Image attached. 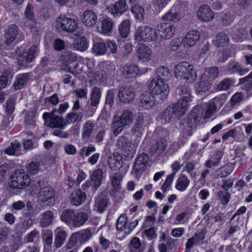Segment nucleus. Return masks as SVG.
Segmentation results:
<instances>
[{
	"label": "nucleus",
	"instance_id": "31",
	"mask_svg": "<svg viewBox=\"0 0 252 252\" xmlns=\"http://www.w3.org/2000/svg\"><path fill=\"white\" fill-rule=\"evenodd\" d=\"M139 71L137 65L130 64H126L122 68V72L126 78H130L136 77Z\"/></svg>",
	"mask_w": 252,
	"mask_h": 252
},
{
	"label": "nucleus",
	"instance_id": "61",
	"mask_svg": "<svg viewBox=\"0 0 252 252\" xmlns=\"http://www.w3.org/2000/svg\"><path fill=\"white\" fill-rule=\"evenodd\" d=\"M212 102L209 101L206 103L205 114L204 115V118H209L213 116L216 113L217 108L215 106H212Z\"/></svg>",
	"mask_w": 252,
	"mask_h": 252
},
{
	"label": "nucleus",
	"instance_id": "1",
	"mask_svg": "<svg viewBox=\"0 0 252 252\" xmlns=\"http://www.w3.org/2000/svg\"><path fill=\"white\" fill-rule=\"evenodd\" d=\"M133 118V112L129 109L124 110L120 116H114L111 126L113 134L115 136L119 134L125 127L132 123Z\"/></svg>",
	"mask_w": 252,
	"mask_h": 252
},
{
	"label": "nucleus",
	"instance_id": "20",
	"mask_svg": "<svg viewBox=\"0 0 252 252\" xmlns=\"http://www.w3.org/2000/svg\"><path fill=\"white\" fill-rule=\"evenodd\" d=\"M114 25L111 18L105 17L101 21V26L98 28V31L102 34L109 36L112 33Z\"/></svg>",
	"mask_w": 252,
	"mask_h": 252
},
{
	"label": "nucleus",
	"instance_id": "18",
	"mask_svg": "<svg viewBox=\"0 0 252 252\" xmlns=\"http://www.w3.org/2000/svg\"><path fill=\"white\" fill-rule=\"evenodd\" d=\"M200 32L192 30L187 33L185 37L182 40V43L185 48H189L194 46L200 38Z\"/></svg>",
	"mask_w": 252,
	"mask_h": 252
},
{
	"label": "nucleus",
	"instance_id": "27",
	"mask_svg": "<svg viewBox=\"0 0 252 252\" xmlns=\"http://www.w3.org/2000/svg\"><path fill=\"white\" fill-rule=\"evenodd\" d=\"M177 92L181 96L179 100L186 102L187 105L192 100L191 90L189 87L187 86L179 87L177 89Z\"/></svg>",
	"mask_w": 252,
	"mask_h": 252
},
{
	"label": "nucleus",
	"instance_id": "37",
	"mask_svg": "<svg viewBox=\"0 0 252 252\" xmlns=\"http://www.w3.org/2000/svg\"><path fill=\"white\" fill-rule=\"evenodd\" d=\"M75 211L72 209H66L61 215V220L68 226H71Z\"/></svg>",
	"mask_w": 252,
	"mask_h": 252
},
{
	"label": "nucleus",
	"instance_id": "51",
	"mask_svg": "<svg viewBox=\"0 0 252 252\" xmlns=\"http://www.w3.org/2000/svg\"><path fill=\"white\" fill-rule=\"evenodd\" d=\"M235 14L233 11L230 10L225 12L221 16V20L223 24L225 26L230 25L234 21Z\"/></svg>",
	"mask_w": 252,
	"mask_h": 252
},
{
	"label": "nucleus",
	"instance_id": "15",
	"mask_svg": "<svg viewBox=\"0 0 252 252\" xmlns=\"http://www.w3.org/2000/svg\"><path fill=\"white\" fill-rule=\"evenodd\" d=\"M37 46H32L27 52H25L23 56L19 55L18 58V64L23 67L27 66V63L33 60L35 55L37 52Z\"/></svg>",
	"mask_w": 252,
	"mask_h": 252
},
{
	"label": "nucleus",
	"instance_id": "50",
	"mask_svg": "<svg viewBox=\"0 0 252 252\" xmlns=\"http://www.w3.org/2000/svg\"><path fill=\"white\" fill-rule=\"evenodd\" d=\"M94 53L96 55L105 54L107 52L106 45L102 42H95L92 49Z\"/></svg>",
	"mask_w": 252,
	"mask_h": 252
},
{
	"label": "nucleus",
	"instance_id": "29",
	"mask_svg": "<svg viewBox=\"0 0 252 252\" xmlns=\"http://www.w3.org/2000/svg\"><path fill=\"white\" fill-rule=\"evenodd\" d=\"M55 195V192L51 187H46L42 188L38 193L39 201L44 202L52 199Z\"/></svg>",
	"mask_w": 252,
	"mask_h": 252
},
{
	"label": "nucleus",
	"instance_id": "14",
	"mask_svg": "<svg viewBox=\"0 0 252 252\" xmlns=\"http://www.w3.org/2000/svg\"><path fill=\"white\" fill-rule=\"evenodd\" d=\"M197 16L199 20L208 22L214 19L215 14L208 5L204 4L201 5L197 10Z\"/></svg>",
	"mask_w": 252,
	"mask_h": 252
},
{
	"label": "nucleus",
	"instance_id": "52",
	"mask_svg": "<svg viewBox=\"0 0 252 252\" xmlns=\"http://www.w3.org/2000/svg\"><path fill=\"white\" fill-rule=\"evenodd\" d=\"M12 78V75L9 71L4 72L0 78V89L5 88L10 84Z\"/></svg>",
	"mask_w": 252,
	"mask_h": 252
},
{
	"label": "nucleus",
	"instance_id": "55",
	"mask_svg": "<svg viewBox=\"0 0 252 252\" xmlns=\"http://www.w3.org/2000/svg\"><path fill=\"white\" fill-rule=\"evenodd\" d=\"M100 67L101 68L100 73L102 77H105L112 72L114 69L113 65L106 62L101 63Z\"/></svg>",
	"mask_w": 252,
	"mask_h": 252
},
{
	"label": "nucleus",
	"instance_id": "62",
	"mask_svg": "<svg viewBox=\"0 0 252 252\" xmlns=\"http://www.w3.org/2000/svg\"><path fill=\"white\" fill-rule=\"evenodd\" d=\"M129 249L132 252H139V249L141 247V242L137 237L133 238L129 244Z\"/></svg>",
	"mask_w": 252,
	"mask_h": 252
},
{
	"label": "nucleus",
	"instance_id": "21",
	"mask_svg": "<svg viewBox=\"0 0 252 252\" xmlns=\"http://www.w3.org/2000/svg\"><path fill=\"white\" fill-rule=\"evenodd\" d=\"M86 199V193L81 189H76L69 195L70 203L74 206H78L85 202Z\"/></svg>",
	"mask_w": 252,
	"mask_h": 252
},
{
	"label": "nucleus",
	"instance_id": "34",
	"mask_svg": "<svg viewBox=\"0 0 252 252\" xmlns=\"http://www.w3.org/2000/svg\"><path fill=\"white\" fill-rule=\"evenodd\" d=\"M167 146V142L164 139H160L151 147V152L153 154H157L159 155L162 154L165 150Z\"/></svg>",
	"mask_w": 252,
	"mask_h": 252
},
{
	"label": "nucleus",
	"instance_id": "60",
	"mask_svg": "<svg viewBox=\"0 0 252 252\" xmlns=\"http://www.w3.org/2000/svg\"><path fill=\"white\" fill-rule=\"evenodd\" d=\"M40 163L38 161H32L27 166V169L29 173L34 175L40 170Z\"/></svg>",
	"mask_w": 252,
	"mask_h": 252
},
{
	"label": "nucleus",
	"instance_id": "7",
	"mask_svg": "<svg viewBox=\"0 0 252 252\" xmlns=\"http://www.w3.org/2000/svg\"><path fill=\"white\" fill-rule=\"evenodd\" d=\"M157 32L150 26H141L136 30L134 39L138 42H151L157 39Z\"/></svg>",
	"mask_w": 252,
	"mask_h": 252
},
{
	"label": "nucleus",
	"instance_id": "9",
	"mask_svg": "<svg viewBox=\"0 0 252 252\" xmlns=\"http://www.w3.org/2000/svg\"><path fill=\"white\" fill-rule=\"evenodd\" d=\"M157 39L159 38L161 40H168L173 37L175 32V26L169 23H161L157 26Z\"/></svg>",
	"mask_w": 252,
	"mask_h": 252
},
{
	"label": "nucleus",
	"instance_id": "44",
	"mask_svg": "<svg viewBox=\"0 0 252 252\" xmlns=\"http://www.w3.org/2000/svg\"><path fill=\"white\" fill-rule=\"evenodd\" d=\"M83 117V113H75L72 112L67 114L65 118L66 125L67 124H74L81 121Z\"/></svg>",
	"mask_w": 252,
	"mask_h": 252
},
{
	"label": "nucleus",
	"instance_id": "22",
	"mask_svg": "<svg viewBox=\"0 0 252 252\" xmlns=\"http://www.w3.org/2000/svg\"><path fill=\"white\" fill-rule=\"evenodd\" d=\"M81 20L84 25L88 27H91L95 25L97 21V16L91 10H86L82 16Z\"/></svg>",
	"mask_w": 252,
	"mask_h": 252
},
{
	"label": "nucleus",
	"instance_id": "8",
	"mask_svg": "<svg viewBox=\"0 0 252 252\" xmlns=\"http://www.w3.org/2000/svg\"><path fill=\"white\" fill-rule=\"evenodd\" d=\"M57 108H54L50 113L45 112L43 115V118L47 126L52 128L63 129L66 124L62 117L56 115Z\"/></svg>",
	"mask_w": 252,
	"mask_h": 252
},
{
	"label": "nucleus",
	"instance_id": "35",
	"mask_svg": "<svg viewBox=\"0 0 252 252\" xmlns=\"http://www.w3.org/2000/svg\"><path fill=\"white\" fill-rule=\"evenodd\" d=\"M157 77H155L158 79H160L167 82L171 77V74L167 67L159 66L156 70Z\"/></svg>",
	"mask_w": 252,
	"mask_h": 252
},
{
	"label": "nucleus",
	"instance_id": "59",
	"mask_svg": "<svg viewBox=\"0 0 252 252\" xmlns=\"http://www.w3.org/2000/svg\"><path fill=\"white\" fill-rule=\"evenodd\" d=\"M233 81L231 79L226 78L221 81L217 86V90L219 91L228 90L232 85Z\"/></svg>",
	"mask_w": 252,
	"mask_h": 252
},
{
	"label": "nucleus",
	"instance_id": "4",
	"mask_svg": "<svg viewBox=\"0 0 252 252\" xmlns=\"http://www.w3.org/2000/svg\"><path fill=\"white\" fill-rule=\"evenodd\" d=\"M57 28L68 33H74L76 36H80L82 33V30H80L77 25L76 21L73 18L65 16L60 17L57 21Z\"/></svg>",
	"mask_w": 252,
	"mask_h": 252
},
{
	"label": "nucleus",
	"instance_id": "25",
	"mask_svg": "<svg viewBox=\"0 0 252 252\" xmlns=\"http://www.w3.org/2000/svg\"><path fill=\"white\" fill-rule=\"evenodd\" d=\"M88 219L89 215L87 213L75 211L71 226L80 227L87 221Z\"/></svg>",
	"mask_w": 252,
	"mask_h": 252
},
{
	"label": "nucleus",
	"instance_id": "36",
	"mask_svg": "<svg viewBox=\"0 0 252 252\" xmlns=\"http://www.w3.org/2000/svg\"><path fill=\"white\" fill-rule=\"evenodd\" d=\"M91 180L93 182V189H97L101 184L103 180V172L101 169L94 170L91 175Z\"/></svg>",
	"mask_w": 252,
	"mask_h": 252
},
{
	"label": "nucleus",
	"instance_id": "12",
	"mask_svg": "<svg viewBox=\"0 0 252 252\" xmlns=\"http://www.w3.org/2000/svg\"><path fill=\"white\" fill-rule=\"evenodd\" d=\"M118 97L121 102L129 104L133 102L135 94L132 88L127 86L121 87L119 90Z\"/></svg>",
	"mask_w": 252,
	"mask_h": 252
},
{
	"label": "nucleus",
	"instance_id": "28",
	"mask_svg": "<svg viewBox=\"0 0 252 252\" xmlns=\"http://www.w3.org/2000/svg\"><path fill=\"white\" fill-rule=\"evenodd\" d=\"M21 149V144L18 141L14 140L11 142L10 146L5 150L4 153L10 156L18 157L22 154Z\"/></svg>",
	"mask_w": 252,
	"mask_h": 252
},
{
	"label": "nucleus",
	"instance_id": "16",
	"mask_svg": "<svg viewBox=\"0 0 252 252\" xmlns=\"http://www.w3.org/2000/svg\"><path fill=\"white\" fill-rule=\"evenodd\" d=\"M20 33L21 32L16 25L12 24L9 26L5 31V44L8 46L11 44L16 39H19L18 36Z\"/></svg>",
	"mask_w": 252,
	"mask_h": 252
},
{
	"label": "nucleus",
	"instance_id": "45",
	"mask_svg": "<svg viewBox=\"0 0 252 252\" xmlns=\"http://www.w3.org/2000/svg\"><path fill=\"white\" fill-rule=\"evenodd\" d=\"M108 206V200L102 196H98L95 200L94 209L99 213L104 211Z\"/></svg>",
	"mask_w": 252,
	"mask_h": 252
},
{
	"label": "nucleus",
	"instance_id": "63",
	"mask_svg": "<svg viewBox=\"0 0 252 252\" xmlns=\"http://www.w3.org/2000/svg\"><path fill=\"white\" fill-rule=\"evenodd\" d=\"M179 14L176 12L168 11L163 17L162 19L164 21L169 22H175L179 20Z\"/></svg>",
	"mask_w": 252,
	"mask_h": 252
},
{
	"label": "nucleus",
	"instance_id": "38",
	"mask_svg": "<svg viewBox=\"0 0 252 252\" xmlns=\"http://www.w3.org/2000/svg\"><path fill=\"white\" fill-rule=\"evenodd\" d=\"M189 183L188 178L186 175H181L177 180L175 188L180 191H184L187 189Z\"/></svg>",
	"mask_w": 252,
	"mask_h": 252
},
{
	"label": "nucleus",
	"instance_id": "13",
	"mask_svg": "<svg viewBox=\"0 0 252 252\" xmlns=\"http://www.w3.org/2000/svg\"><path fill=\"white\" fill-rule=\"evenodd\" d=\"M225 71L229 74L237 73L242 76L247 74L249 69L247 67H242L236 60H233L229 62L225 66Z\"/></svg>",
	"mask_w": 252,
	"mask_h": 252
},
{
	"label": "nucleus",
	"instance_id": "32",
	"mask_svg": "<svg viewBox=\"0 0 252 252\" xmlns=\"http://www.w3.org/2000/svg\"><path fill=\"white\" fill-rule=\"evenodd\" d=\"M54 218V213L50 210L46 211L40 215V225L46 227L52 224Z\"/></svg>",
	"mask_w": 252,
	"mask_h": 252
},
{
	"label": "nucleus",
	"instance_id": "30",
	"mask_svg": "<svg viewBox=\"0 0 252 252\" xmlns=\"http://www.w3.org/2000/svg\"><path fill=\"white\" fill-rule=\"evenodd\" d=\"M94 124L91 121H87L83 125L82 138L83 140L88 141L93 132Z\"/></svg>",
	"mask_w": 252,
	"mask_h": 252
},
{
	"label": "nucleus",
	"instance_id": "46",
	"mask_svg": "<svg viewBox=\"0 0 252 252\" xmlns=\"http://www.w3.org/2000/svg\"><path fill=\"white\" fill-rule=\"evenodd\" d=\"M101 96V91L99 88L95 87L94 88L91 96V103L93 107H97Z\"/></svg>",
	"mask_w": 252,
	"mask_h": 252
},
{
	"label": "nucleus",
	"instance_id": "57",
	"mask_svg": "<svg viewBox=\"0 0 252 252\" xmlns=\"http://www.w3.org/2000/svg\"><path fill=\"white\" fill-rule=\"evenodd\" d=\"M192 132L190 130H184L182 135L180 136L177 143L175 144L177 145L176 150L179 148L180 146H182L187 141L188 137L191 136Z\"/></svg>",
	"mask_w": 252,
	"mask_h": 252
},
{
	"label": "nucleus",
	"instance_id": "33",
	"mask_svg": "<svg viewBox=\"0 0 252 252\" xmlns=\"http://www.w3.org/2000/svg\"><path fill=\"white\" fill-rule=\"evenodd\" d=\"M188 105L186 102H183V101L180 100H179L177 103L171 105L175 117L183 116L185 114Z\"/></svg>",
	"mask_w": 252,
	"mask_h": 252
},
{
	"label": "nucleus",
	"instance_id": "19",
	"mask_svg": "<svg viewBox=\"0 0 252 252\" xmlns=\"http://www.w3.org/2000/svg\"><path fill=\"white\" fill-rule=\"evenodd\" d=\"M152 50L148 46L140 44L137 47V55L138 59L143 62H148L151 60Z\"/></svg>",
	"mask_w": 252,
	"mask_h": 252
},
{
	"label": "nucleus",
	"instance_id": "11",
	"mask_svg": "<svg viewBox=\"0 0 252 252\" xmlns=\"http://www.w3.org/2000/svg\"><path fill=\"white\" fill-rule=\"evenodd\" d=\"M106 9L114 18L120 17L128 9L126 0H118L107 7Z\"/></svg>",
	"mask_w": 252,
	"mask_h": 252
},
{
	"label": "nucleus",
	"instance_id": "5",
	"mask_svg": "<svg viewBox=\"0 0 252 252\" xmlns=\"http://www.w3.org/2000/svg\"><path fill=\"white\" fill-rule=\"evenodd\" d=\"M149 89L152 94L158 96L162 100L166 98L169 92L168 83L155 78L150 81Z\"/></svg>",
	"mask_w": 252,
	"mask_h": 252
},
{
	"label": "nucleus",
	"instance_id": "47",
	"mask_svg": "<svg viewBox=\"0 0 252 252\" xmlns=\"http://www.w3.org/2000/svg\"><path fill=\"white\" fill-rule=\"evenodd\" d=\"M171 106L167 107L161 114V119L162 123L169 122L175 118Z\"/></svg>",
	"mask_w": 252,
	"mask_h": 252
},
{
	"label": "nucleus",
	"instance_id": "23",
	"mask_svg": "<svg viewBox=\"0 0 252 252\" xmlns=\"http://www.w3.org/2000/svg\"><path fill=\"white\" fill-rule=\"evenodd\" d=\"M154 95L147 92L141 95L139 97L140 106L145 109L151 108L155 104Z\"/></svg>",
	"mask_w": 252,
	"mask_h": 252
},
{
	"label": "nucleus",
	"instance_id": "2",
	"mask_svg": "<svg viewBox=\"0 0 252 252\" xmlns=\"http://www.w3.org/2000/svg\"><path fill=\"white\" fill-rule=\"evenodd\" d=\"M174 72L177 78L184 79L189 83L194 82L197 77L193 65L187 62H182L176 65Z\"/></svg>",
	"mask_w": 252,
	"mask_h": 252
},
{
	"label": "nucleus",
	"instance_id": "26",
	"mask_svg": "<svg viewBox=\"0 0 252 252\" xmlns=\"http://www.w3.org/2000/svg\"><path fill=\"white\" fill-rule=\"evenodd\" d=\"M123 178L122 174L118 172L110 176L111 183L113 189L111 190V193L114 194L120 191Z\"/></svg>",
	"mask_w": 252,
	"mask_h": 252
},
{
	"label": "nucleus",
	"instance_id": "41",
	"mask_svg": "<svg viewBox=\"0 0 252 252\" xmlns=\"http://www.w3.org/2000/svg\"><path fill=\"white\" fill-rule=\"evenodd\" d=\"M29 74L28 73L19 74L13 84V87L15 90L21 89L28 81Z\"/></svg>",
	"mask_w": 252,
	"mask_h": 252
},
{
	"label": "nucleus",
	"instance_id": "40",
	"mask_svg": "<svg viewBox=\"0 0 252 252\" xmlns=\"http://www.w3.org/2000/svg\"><path fill=\"white\" fill-rule=\"evenodd\" d=\"M53 233L52 231L46 230L43 232V240L44 241V252H49L52 244Z\"/></svg>",
	"mask_w": 252,
	"mask_h": 252
},
{
	"label": "nucleus",
	"instance_id": "42",
	"mask_svg": "<svg viewBox=\"0 0 252 252\" xmlns=\"http://www.w3.org/2000/svg\"><path fill=\"white\" fill-rule=\"evenodd\" d=\"M130 22L128 19L123 20L119 26V32L122 38H126L129 33Z\"/></svg>",
	"mask_w": 252,
	"mask_h": 252
},
{
	"label": "nucleus",
	"instance_id": "6",
	"mask_svg": "<svg viewBox=\"0 0 252 252\" xmlns=\"http://www.w3.org/2000/svg\"><path fill=\"white\" fill-rule=\"evenodd\" d=\"M31 179L22 170H16L11 176L10 186L14 189H24L29 186Z\"/></svg>",
	"mask_w": 252,
	"mask_h": 252
},
{
	"label": "nucleus",
	"instance_id": "58",
	"mask_svg": "<svg viewBox=\"0 0 252 252\" xmlns=\"http://www.w3.org/2000/svg\"><path fill=\"white\" fill-rule=\"evenodd\" d=\"M127 217L125 214L121 215L117 220L116 226L118 230L123 231L127 229L126 227L127 222Z\"/></svg>",
	"mask_w": 252,
	"mask_h": 252
},
{
	"label": "nucleus",
	"instance_id": "48",
	"mask_svg": "<svg viewBox=\"0 0 252 252\" xmlns=\"http://www.w3.org/2000/svg\"><path fill=\"white\" fill-rule=\"evenodd\" d=\"M67 236L66 232L63 230L57 231L54 244L57 248H59L63 246Z\"/></svg>",
	"mask_w": 252,
	"mask_h": 252
},
{
	"label": "nucleus",
	"instance_id": "56",
	"mask_svg": "<svg viewBox=\"0 0 252 252\" xmlns=\"http://www.w3.org/2000/svg\"><path fill=\"white\" fill-rule=\"evenodd\" d=\"M131 11L134 14L135 17L140 21L144 19V9L138 5H134L131 8Z\"/></svg>",
	"mask_w": 252,
	"mask_h": 252
},
{
	"label": "nucleus",
	"instance_id": "54",
	"mask_svg": "<svg viewBox=\"0 0 252 252\" xmlns=\"http://www.w3.org/2000/svg\"><path fill=\"white\" fill-rule=\"evenodd\" d=\"M76 54L70 51L63 53L61 56V60L65 63H71L76 61Z\"/></svg>",
	"mask_w": 252,
	"mask_h": 252
},
{
	"label": "nucleus",
	"instance_id": "64",
	"mask_svg": "<svg viewBox=\"0 0 252 252\" xmlns=\"http://www.w3.org/2000/svg\"><path fill=\"white\" fill-rule=\"evenodd\" d=\"M218 196L220 200L221 203L223 204H226L229 201L230 194L227 191L223 192L220 191L218 192Z\"/></svg>",
	"mask_w": 252,
	"mask_h": 252
},
{
	"label": "nucleus",
	"instance_id": "49",
	"mask_svg": "<svg viewBox=\"0 0 252 252\" xmlns=\"http://www.w3.org/2000/svg\"><path fill=\"white\" fill-rule=\"evenodd\" d=\"M73 47L75 50L84 51L88 48V43L86 38L83 36L76 40L73 44Z\"/></svg>",
	"mask_w": 252,
	"mask_h": 252
},
{
	"label": "nucleus",
	"instance_id": "43",
	"mask_svg": "<svg viewBox=\"0 0 252 252\" xmlns=\"http://www.w3.org/2000/svg\"><path fill=\"white\" fill-rule=\"evenodd\" d=\"M214 42L218 47H224L229 45V39L225 33L220 32L217 35Z\"/></svg>",
	"mask_w": 252,
	"mask_h": 252
},
{
	"label": "nucleus",
	"instance_id": "17",
	"mask_svg": "<svg viewBox=\"0 0 252 252\" xmlns=\"http://www.w3.org/2000/svg\"><path fill=\"white\" fill-rule=\"evenodd\" d=\"M149 160V157L147 154L142 153L138 156L134 162L132 171L135 173L143 172L146 168Z\"/></svg>",
	"mask_w": 252,
	"mask_h": 252
},
{
	"label": "nucleus",
	"instance_id": "10",
	"mask_svg": "<svg viewBox=\"0 0 252 252\" xmlns=\"http://www.w3.org/2000/svg\"><path fill=\"white\" fill-rule=\"evenodd\" d=\"M92 236V232L89 229H84L72 234L69 238V242L66 246L67 249H70L73 247L78 242H86L90 239Z\"/></svg>",
	"mask_w": 252,
	"mask_h": 252
},
{
	"label": "nucleus",
	"instance_id": "24",
	"mask_svg": "<svg viewBox=\"0 0 252 252\" xmlns=\"http://www.w3.org/2000/svg\"><path fill=\"white\" fill-rule=\"evenodd\" d=\"M25 19L24 25L27 27H33L36 25L33 13V8L31 4H28L25 11Z\"/></svg>",
	"mask_w": 252,
	"mask_h": 252
},
{
	"label": "nucleus",
	"instance_id": "53",
	"mask_svg": "<svg viewBox=\"0 0 252 252\" xmlns=\"http://www.w3.org/2000/svg\"><path fill=\"white\" fill-rule=\"evenodd\" d=\"M233 168L234 166L232 164H227L218 170V176L220 178L225 177L232 172Z\"/></svg>",
	"mask_w": 252,
	"mask_h": 252
},
{
	"label": "nucleus",
	"instance_id": "39",
	"mask_svg": "<svg viewBox=\"0 0 252 252\" xmlns=\"http://www.w3.org/2000/svg\"><path fill=\"white\" fill-rule=\"evenodd\" d=\"M121 160V156L117 154H113L110 157L108 162L110 169L114 171L119 169L122 166Z\"/></svg>",
	"mask_w": 252,
	"mask_h": 252
},
{
	"label": "nucleus",
	"instance_id": "3",
	"mask_svg": "<svg viewBox=\"0 0 252 252\" xmlns=\"http://www.w3.org/2000/svg\"><path fill=\"white\" fill-rule=\"evenodd\" d=\"M139 141L132 142L126 136H120L117 140V147L121 151L123 156L126 158H132L136 151Z\"/></svg>",
	"mask_w": 252,
	"mask_h": 252
}]
</instances>
